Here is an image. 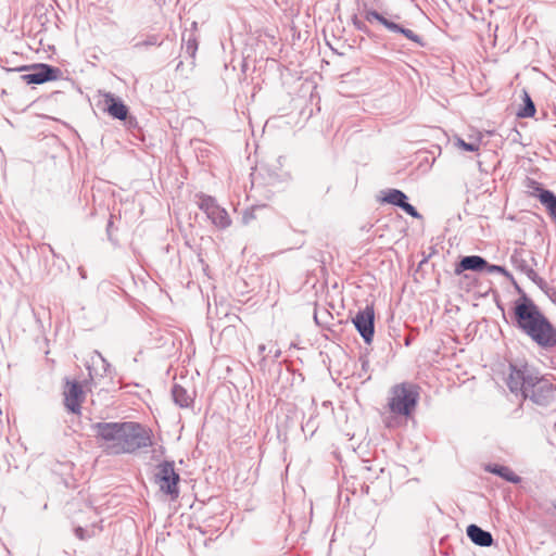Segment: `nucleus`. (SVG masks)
I'll use <instances>...</instances> for the list:
<instances>
[{"mask_svg":"<svg viewBox=\"0 0 556 556\" xmlns=\"http://www.w3.org/2000/svg\"><path fill=\"white\" fill-rule=\"evenodd\" d=\"M493 472L505 478L507 481L518 482L519 478L507 467H500L493 470Z\"/></svg>","mask_w":556,"mask_h":556,"instance_id":"obj_21","label":"nucleus"},{"mask_svg":"<svg viewBox=\"0 0 556 556\" xmlns=\"http://www.w3.org/2000/svg\"><path fill=\"white\" fill-rule=\"evenodd\" d=\"M523 102L525 105L519 110L517 115L519 117H532L535 114V106L530 96L527 92H523Z\"/></svg>","mask_w":556,"mask_h":556,"instance_id":"obj_18","label":"nucleus"},{"mask_svg":"<svg viewBox=\"0 0 556 556\" xmlns=\"http://www.w3.org/2000/svg\"><path fill=\"white\" fill-rule=\"evenodd\" d=\"M59 70L48 64H38L34 67L33 73L22 76L23 81L26 84L40 85L46 81L54 80L58 78Z\"/></svg>","mask_w":556,"mask_h":556,"instance_id":"obj_8","label":"nucleus"},{"mask_svg":"<svg viewBox=\"0 0 556 556\" xmlns=\"http://www.w3.org/2000/svg\"><path fill=\"white\" fill-rule=\"evenodd\" d=\"M374 307L367 305L364 309L359 311L353 318V324L365 342L369 343L374 337Z\"/></svg>","mask_w":556,"mask_h":556,"instance_id":"obj_7","label":"nucleus"},{"mask_svg":"<svg viewBox=\"0 0 556 556\" xmlns=\"http://www.w3.org/2000/svg\"><path fill=\"white\" fill-rule=\"evenodd\" d=\"M488 271H490V273L506 274L505 268L502 267V266H498V265H489L488 266Z\"/></svg>","mask_w":556,"mask_h":556,"instance_id":"obj_23","label":"nucleus"},{"mask_svg":"<svg viewBox=\"0 0 556 556\" xmlns=\"http://www.w3.org/2000/svg\"><path fill=\"white\" fill-rule=\"evenodd\" d=\"M178 482L179 475L175 471L173 463L165 462L159 466L157 483L164 493L177 497L179 493Z\"/></svg>","mask_w":556,"mask_h":556,"instance_id":"obj_6","label":"nucleus"},{"mask_svg":"<svg viewBox=\"0 0 556 556\" xmlns=\"http://www.w3.org/2000/svg\"><path fill=\"white\" fill-rule=\"evenodd\" d=\"M64 403L66 408L74 414L80 413L81 403L85 399L83 388L77 382H67L64 391Z\"/></svg>","mask_w":556,"mask_h":556,"instance_id":"obj_9","label":"nucleus"},{"mask_svg":"<svg viewBox=\"0 0 556 556\" xmlns=\"http://www.w3.org/2000/svg\"><path fill=\"white\" fill-rule=\"evenodd\" d=\"M468 538L479 546H491L493 543V538L490 532L482 530L480 527L476 525H470L467 528Z\"/></svg>","mask_w":556,"mask_h":556,"instance_id":"obj_12","label":"nucleus"},{"mask_svg":"<svg viewBox=\"0 0 556 556\" xmlns=\"http://www.w3.org/2000/svg\"><path fill=\"white\" fill-rule=\"evenodd\" d=\"M199 207L208 219L218 228H227L230 225V218L227 211L220 207L214 198L205 194L199 195Z\"/></svg>","mask_w":556,"mask_h":556,"instance_id":"obj_5","label":"nucleus"},{"mask_svg":"<svg viewBox=\"0 0 556 556\" xmlns=\"http://www.w3.org/2000/svg\"><path fill=\"white\" fill-rule=\"evenodd\" d=\"M365 18L367 22H370V23L374 21H377L380 24H382L386 28H388L389 30L390 29H399L397 24L388 21L387 18H384L381 14H379L376 11H367L365 14Z\"/></svg>","mask_w":556,"mask_h":556,"instance_id":"obj_17","label":"nucleus"},{"mask_svg":"<svg viewBox=\"0 0 556 556\" xmlns=\"http://www.w3.org/2000/svg\"><path fill=\"white\" fill-rule=\"evenodd\" d=\"M454 144L458 149L469 151V152H477L480 149L479 142H466L460 137H455Z\"/></svg>","mask_w":556,"mask_h":556,"instance_id":"obj_20","label":"nucleus"},{"mask_svg":"<svg viewBox=\"0 0 556 556\" xmlns=\"http://www.w3.org/2000/svg\"><path fill=\"white\" fill-rule=\"evenodd\" d=\"M530 375H532V372L527 369H513L507 380L510 391L515 393L520 392L525 396V384Z\"/></svg>","mask_w":556,"mask_h":556,"instance_id":"obj_11","label":"nucleus"},{"mask_svg":"<svg viewBox=\"0 0 556 556\" xmlns=\"http://www.w3.org/2000/svg\"><path fill=\"white\" fill-rule=\"evenodd\" d=\"M172 394L175 403L180 407H188L192 403L190 394L179 384L173 387Z\"/></svg>","mask_w":556,"mask_h":556,"instance_id":"obj_15","label":"nucleus"},{"mask_svg":"<svg viewBox=\"0 0 556 556\" xmlns=\"http://www.w3.org/2000/svg\"><path fill=\"white\" fill-rule=\"evenodd\" d=\"M391 31H397V33H401L403 34L407 39L414 41V42H417V43H421V39L418 35H416L413 30L410 29H407V28H403L399 25V29H390Z\"/></svg>","mask_w":556,"mask_h":556,"instance_id":"obj_22","label":"nucleus"},{"mask_svg":"<svg viewBox=\"0 0 556 556\" xmlns=\"http://www.w3.org/2000/svg\"><path fill=\"white\" fill-rule=\"evenodd\" d=\"M519 267L522 271L527 273L528 275L534 274V271L531 268H529L527 265H520Z\"/></svg>","mask_w":556,"mask_h":556,"instance_id":"obj_24","label":"nucleus"},{"mask_svg":"<svg viewBox=\"0 0 556 556\" xmlns=\"http://www.w3.org/2000/svg\"><path fill=\"white\" fill-rule=\"evenodd\" d=\"M407 197L397 189H390L386 192L383 197V201L393 205L400 206L404 210L408 215L413 217H418L419 214L416 208L406 202Z\"/></svg>","mask_w":556,"mask_h":556,"instance_id":"obj_10","label":"nucleus"},{"mask_svg":"<svg viewBox=\"0 0 556 556\" xmlns=\"http://www.w3.org/2000/svg\"><path fill=\"white\" fill-rule=\"evenodd\" d=\"M93 429L109 454L134 453L152 445L151 431L137 422H98Z\"/></svg>","mask_w":556,"mask_h":556,"instance_id":"obj_1","label":"nucleus"},{"mask_svg":"<svg viewBox=\"0 0 556 556\" xmlns=\"http://www.w3.org/2000/svg\"><path fill=\"white\" fill-rule=\"evenodd\" d=\"M486 266L484 258L477 255L466 256L459 263L462 270H482Z\"/></svg>","mask_w":556,"mask_h":556,"instance_id":"obj_14","label":"nucleus"},{"mask_svg":"<svg viewBox=\"0 0 556 556\" xmlns=\"http://www.w3.org/2000/svg\"><path fill=\"white\" fill-rule=\"evenodd\" d=\"M515 313L519 327L538 344L553 346L556 343L554 328L533 303H519L516 306Z\"/></svg>","mask_w":556,"mask_h":556,"instance_id":"obj_2","label":"nucleus"},{"mask_svg":"<svg viewBox=\"0 0 556 556\" xmlns=\"http://www.w3.org/2000/svg\"><path fill=\"white\" fill-rule=\"evenodd\" d=\"M108 112L111 116L125 119L127 117L128 110L123 102L115 101L112 96L106 97Z\"/></svg>","mask_w":556,"mask_h":556,"instance_id":"obj_13","label":"nucleus"},{"mask_svg":"<svg viewBox=\"0 0 556 556\" xmlns=\"http://www.w3.org/2000/svg\"><path fill=\"white\" fill-rule=\"evenodd\" d=\"M101 531V527L98 526V525H91V526H88L86 528H83V527H77L75 529V534L80 539V540H85V539H88V538H91V536H94L96 534H98L99 532Z\"/></svg>","mask_w":556,"mask_h":556,"instance_id":"obj_19","label":"nucleus"},{"mask_svg":"<svg viewBox=\"0 0 556 556\" xmlns=\"http://www.w3.org/2000/svg\"><path fill=\"white\" fill-rule=\"evenodd\" d=\"M418 393L412 384H396L390 390L388 407L394 415L409 417L417 404Z\"/></svg>","mask_w":556,"mask_h":556,"instance_id":"obj_3","label":"nucleus"},{"mask_svg":"<svg viewBox=\"0 0 556 556\" xmlns=\"http://www.w3.org/2000/svg\"><path fill=\"white\" fill-rule=\"evenodd\" d=\"M540 201L549 211L551 215L556 218V197L548 190H543L540 193Z\"/></svg>","mask_w":556,"mask_h":556,"instance_id":"obj_16","label":"nucleus"},{"mask_svg":"<svg viewBox=\"0 0 556 556\" xmlns=\"http://www.w3.org/2000/svg\"><path fill=\"white\" fill-rule=\"evenodd\" d=\"M526 393L525 399H530L538 405H548L556 396V390L553 384L536 374L532 372L526 380Z\"/></svg>","mask_w":556,"mask_h":556,"instance_id":"obj_4","label":"nucleus"}]
</instances>
